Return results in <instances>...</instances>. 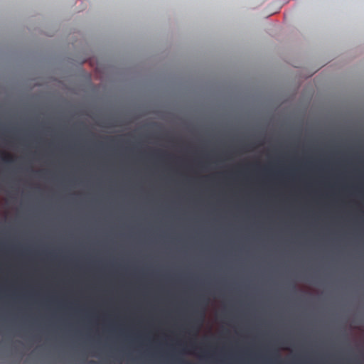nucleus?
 <instances>
[{"label":"nucleus","mask_w":364,"mask_h":364,"mask_svg":"<svg viewBox=\"0 0 364 364\" xmlns=\"http://www.w3.org/2000/svg\"><path fill=\"white\" fill-rule=\"evenodd\" d=\"M24 171L36 177L41 178H48L51 175L50 171L48 169H34L31 166L25 168Z\"/></svg>","instance_id":"3"},{"label":"nucleus","mask_w":364,"mask_h":364,"mask_svg":"<svg viewBox=\"0 0 364 364\" xmlns=\"http://www.w3.org/2000/svg\"><path fill=\"white\" fill-rule=\"evenodd\" d=\"M14 295L15 296H16V291H14Z\"/></svg>","instance_id":"19"},{"label":"nucleus","mask_w":364,"mask_h":364,"mask_svg":"<svg viewBox=\"0 0 364 364\" xmlns=\"http://www.w3.org/2000/svg\"><path fill=\"white\" fill-rule=\"evenodd\" d=\"M68 236L66 234V228L64 230V244H63V267H68Z\"/></svg>","instance_id":"4"},{"label":"nucleus","mask_w":364,"mask_h":364,"mask_svg":"<svg viewBox=\"0 0 364 364\" xmlns=\"http://www.w3.org/2000/svg\"><path fill=\"white\" fill-rule=\"evenodd\" d=\"M4 245H0V249L2 250L4 248Z\"/></svg>","instance_id":"17"},{"label":"nucleus","mask_w":364,"mask_h":364,"mask_svg":"<svg viewBox=\"0 0 364 364\" xmlns=\"http://www.w3.org/2000/svg\"><path fill=\"white\" fill-rule=\"evenodd\" d=\"M86 364H100V363H98L97 361H95V360H88Z\"/></svg>","instance_id":"13"},{"label":"nucleus","mask_w":364,"mask_h":364,"mask_svg":"<svg viewBox=\"0 0 364 364\" xmlns=\"http://www.w3.org/2000/svg\"><path fill=\"white\" fill-rule=\"evenodd\" d=\"M63 339L68 346V267H63Z\"/></svg>","instance_id":"1"},{"label":"nucleus","mask_w":364,"mask_h":364,"mask_svg":"<svg viewBox=\"0 0 364 364\" xmlns=\"http://www.w3.org/2000/svg\"><path fill=\"white\" fill-rule=\"evenodd\" d=\"M10 249H11V250L12 252H17V251H16V250L15 247L12 246V247H10Z\"/></svg>","instance_id":"16"},{"label":"nucleus","mask_w":364,"mask_h":364,"mask_svg":"<svg viewBox=\"0 0 364 364\" xmlns=\"http://www.w3.org/2000/svg\"><path fill=\"white\" fill-rule=\"evenodd\" d=\"M41 254L46 257L51 259L54 256L55 252L52 250H50L47 247H43L42 248Z\"/></svg>","instance_id":"7"},{"label":"nucleus","mask_w":364,"mask_h":364,"mask_svg":"<svg viewBox=\"0 0 364 364\" xmlns=\"http://www.w3.org/2000/svg\"><path fill=\"white\" fill-rule=\"evenodd\" d=\"M67 129L68 130V127L66 124L64 126V161L65 164H66V158L68 157V134L66 133Z\"/></svg>","instance_id":"5"},{"label":"nucleus","mask_w":364,"mask_h":364,"mask_svg":"<svg viewBox=\"0 0 364 364\" xmlns=\"http://www.w3.org/2000/svg\"><path fill=\"white\" fill-rule=\"evenodd\" d=\"M66 186H69L68 184V171L66 168V165L65 164L64 168V188L66 189Z\"/></svg>","instance_id":"8"},{"label":"nucleus","mask_w":364,"mask_h":364,"mask_svg":"<svg viewBox=\"0 0 364 364\" xmlns=\"http://www.w3.org/2000/svg\"><path fill=\"white\" fill-rule=\"evenodd\" d=\"M1 127H2L3 129H5V127L4 126L2 125Z\"/></svg>","instance_id":"20"},{"label":"nucleus","mask_w":364,"mask_h":364,"mask_svg":"<svg viewBox=\"0 0 364 364\" xmlns=\"http://www.w3.org/2000/svg\"><path fill=\"white\" fill-rule=\"evenodd\" d=\"M276 358H279V355H278V354H277V355H276Z\"/></svg>","instance_id":"22"},{"label":"nucleus","mask_w":364,"mask_h":364,"mask_svg":"<svg viewBox=\"0 0 364 364\" xmlns=\"http://www.w3.org/2000/svg\"><path fill=\"white\" fill-rule=\"evenodd\" d=\"M42 127H43V129L46 130V131H48V130L50 129V127L48 124H42Z\"/></svg>","instance_id":"14"},{"label":"nucleus","mask_w":364,"mask_h":364,"mask_svg":"<svg viewBox=\"0 0 364 364\" xmlns=\"http://www.w3.org/2000/svg\"><path fill=\"white\" fill-rule=\"evenodd\" d=\"M69 304H71V301H69Z\"/></svg>","instance_id":"24"},{"label":"nucleus","mask_w":364,"mask_h":364,"mask_svg":"<svg viewBox=\"0 0 364 364\" xmlns=\"http://www.w3.org/2000/svg\"><path fill=\"white\" fill-rule=\"evenodd\" d=\"M43 301L46 303V304H50L54 300V296H51L49 298H47L46 296L43 297Z\"/></svg>","instance_id":"9"},{"label":"nucleus","mask_w":364,"mask_h":364,"mask_svg":"<svg viewBox=\"0 0 364 364\" xmlns=\"http://www.w3.org/2000/svg\"><path fill=\"white\" fill-rule=\"evenodd\" d=\"M191 346H192L193 348H196V346H195L194 345H191Z\"/></svg>","instance_id":"21"},{"label":"nucleus","mask_w":364,"mask_h":364,"mask_svg":"<svg viewBox=\"0 0 364 364\" xmlns=\"http://www.w3.org/2000/svg\"><path fill=\"white\" fill-rule=\"evenodd\" d=\"M0 160L6 164H11L16 161V158L5 153H1Z\"/></svg>","instance_id":"6"},{"label":"nucleus","mask_w":364,"mask_h":364,"mask_svg":"<svg viewBox=\"0 0 364 364\" xmlns=\"http://www.w3.org/2000/svg\"><path fill=\"white\" fill-rule=\"evenodd\" d=\"M2 290H3V289H2V288H1V287H0V291H2Z\"/></svg>","instance_id":"23"},{"label":"nucleus","mask_w":364,"mask_h":364,"mask_svg":"<svg viewBox=\"0 0 364 364\" xmlns=\"http://www.w3.org/2000/svg\"><path fill=\"white\" fill-rule=\"evenodd\" d=\"M37 295H38L37 294H34L33 292H30L28 294H23V298H24V299L36 298Z\"/></svg>","instance_id":"10"},{"label":"nucleus","mask_w":364,"mask_h":364,"mask_svg":"<svg viewBox=\"0 0 364 364\" xmlns=\"http://www.w3.org/2000/svg\"><path fill=\"white\" fill-rule=\"evenodd\" d=\"M64 198H65V207L66 206V199H67V194H66V193H65ZM66 215H67V213H66V210L65 209V211H64L65 220H66Z\"/></svg>","instance_id":"11"},{"label":"nucleus","mask_w":364,"mask_h":364,"mask_svg":"<svg viewBox=\"0 0 364 364\" xmlns=\"http://www.w3.org/2000/svg\"><path fill=\"white\" fill-rule=\"evenodd\" d=\"M201 301L203 303V306L201 308V309H198L195 311V318L192 321L191 328L193 330L196 334L200 326H202L204 318H205V307L208 304V300L207 299H205V297L201 298Z\"/></svg>","instance_id":"2"},{"label":"nucleus","mask_w":364,"mask_h":364,"mask_svg":"<svg viewBox=\"0 0 364 364\" xmlns=\"http://www.w3.org/2000/svg\"><path fill=\"white\" fill-rule=\"evenodd\" d=\"M177 360L180 364H191V363L185 361L183 360L177 359Z\"/></svg>","instance_id":"12"},{"label":"nucleus","mask_w":364,"mask_h":364,"mask_svg":"<svg viewBox=\"0 0 364 364\" xmlns=\"http://www.w3.org/2000/svg\"><path fill=\"white\" fill-rule=\"evenodd\" d=\"M33 135H34V134H30L28 136H33Z\"/></svg>","instance_id":"18"},{"label":"nucleus","mask_w":364,"mask_h":364,"mask_svg":"<svg viewBox=\"0 0 364 364\" xmlns=\"http://www.w3.org/2000/svg\"><path fill=\"white\" fill-rule=\"evenodd\" d=\"M30 252L26 250H23L22 252H21V254L23 255H28Z\"/></svg>","instance_id":"15"}]
</instances>
